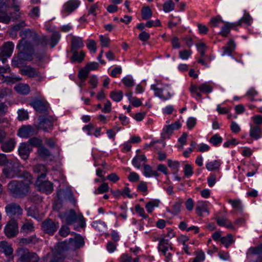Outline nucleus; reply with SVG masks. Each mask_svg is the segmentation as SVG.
Returning a JSON list of instances; mask_svg holds the SVG:
<instances>
[{
    "instance_id": "1",
    "label": "nucleus",
    "mask_w": 262,
    "mask_h": 262,
    "mask_svg": "<svg viewBox=\"0 0 262 262\" xmlns=\"http://www.w3.org/2000/svg\"><path fill=\"white\" fill-rule=\"evenodd\" d=\"M7 189L13 198H23L27 195L29 185L23 181L12 180L8 183Z\"/></svg>"
},
{
    "instance_id": "2",
    "label": "nucleus",
    "mask_w": 262,
    "mask_h": 262,
    "mask_svg": "<svg viewBox=\"0 0 262 262\" xmlns=\"http://www.w3.org/2000/svg\"><path fill=\"white\" fill-rule=\"evenodd\" d=\"M17 253L20 262H38L39 259L36 253L30 252L27 248L18 249Z\"/></svg>"
},
{
    "instance_id": "3",
    "label": "nucleus",
    "mask_w": 262,
    "mask_h": 262,
    "mask_svg": "<svg viewBox=\"0 0 262 262\" xmlns=\"http://www.w3.org/2000/svg\"><path fill=\"white\" fill-rule=\"evenodd\" d=\"M65 220L67 224L72 225L79 221L81 227H84L85 225V219L81 213L77 214L75 211L71 209L65 212Z\"/></svg>"
},
{
    "instance_id": "4",
    "label": "nucleus",
    "mask_w": 262,
    "mask_h": 262,
    "mask_svg": "<svg viewBox=\"0 0 262 262\" xmlns=\"http://www.w3.org/2000/svg\"><path fill=\"white\" fill-rule=\"evenodd\" d=\"M3 172L8 178H12L19 175L20 172L19 164L17 162L10 163L4 168Z\"/></svg>"
},
{
    "instance_id": "5",
    "label": "nucleus",
    "mask_w": 262,
    "mask_h": 262,
    "mask_svg": "<svg viewBox=\"0 0 262 262\" xmlns=\"http://www.w3.org/2000/svg\"><path fill=\"white\" fill-rule=\"evenodd\" d=\"M13 48L14 45L12 42L8 41L3 45L0 52V60L3 63L6 62L8 57L11 56Z\"/></svg>"
},
{
    "instance_id": "6",
    "label": "nucleus",
    "mask_w": 262,
    "mask_h": 262,
    "mask_svg": "<svg viewBox=\"0 0 262 262\" xmlns=\"http://www.w3.org/2000/svg\"><path fill=\"white\" fill-rule=\"evenodd\" d=\"M38 129L37 125H25L21 126L18 130V135L23 138H28L30 136L37 135Z\"/></svg>"
},
{
    "instance_id": "7",
    "label": "nucleus",
    "mask_w": 262,
    "mask_h": 262,
    "mask_svg": "<svg viewBox=\"0 0 262 262\" xmlns=\"http://www.w3.org/2000/svg\"><path fill=\"white\" fill-rule=\"evenodd\" d=\"M58 223L54 222L52 220L48 219L42 223V229L44 232L53 235L58 228Z\"/></svg>"
},
{
    "instance_id": "8",
    "label": "nucleus",
    "mask_w": 262,
    "mask_h": 262,
    "mask_svg": "<svg viewBox=\"0 0 262 262\" xmlns=\"http://www.w3.org/2000/svg\"><path fill=\"white\" fill-rule=\"evenodd\" d=\"M7 214L11 217L18 216L22 214L23 209L20 205L15 203H11L5 207Z\"/></svg>"
},
{
    "instance_id": "9",
    "label": "nucleus",
    "mask_w": 262,
    "mask_h": 262,
    "mask_svg": "<svg viewBox=\"0 0 262 262\" xmlns=\"http://www.w3.org/2000/svg\"><path fill=\"white\" fill-rule=\"evenodd\" d=\"M35 185L40 191L45 193H51L53 190V183L49 181H42L39 178H37Z\"/></svg>"
},
{
    "instance_id": "10",
    "label": "nucleus",
    "mask_w": 262,
    "mask_h": 262,
    "mask_svg": "<svg viewBox=\"0 0 262 262\" xmlns=\"http://www.w3.org/2000/svg\"><path fill=\"white\" fill-rule=\"evenodd\" d=\"M39 123L37 125L38 129H42L47 132L48 129H51L53 128V118L51 116L47 118L44 116H40L38 117Z\"/></svg>"
},
{
    "instance_id": "11",
    "label": "nucleus",
    "mask_w": 262,
    "mask_h": 262,
    "mask_svg": "<svg viewBox=\"0 0 262 262\" xmlns=\"http://www.w3.org/2000/svg\"><path fill=\"white\" fill-rule=\"evenodd\" d=\"M18 232L16 221L14 219H12L7 224L5 229V233L8 237L11 238L15 236Z\"/></svg>"
},
{
    "instance_id": "12",
    "label": "nucleus",
    "mask_w": 262,
    "mask_h": 262,
    "mask_svg": "<svg viewBox=\"0 0 262 262\" xmlns=\"http://www.w3.org/2000/svg\"><path fill=\"white\" fill-rule=\"evenodd\" d=\"M57 198L61 200H68L75 205L76 201L73 197L72 192L70 189H61L57 193Z\"/></svg>"
},
{
    "instance_id": "13",
    "label": "nucleus",
    "mask_w": 262,
    "mask_h": 262,
    "mask_svg": "<svg viewBox=\"0 0 262 262\" xmlns=\"http://www.w3.org/2000/svg\"><path fill=\"white\" fill-rule=\"evenodd\" d=\"M32 149L29 147L27 143H20L18 148V153L21 158L24 160H26L29 156L30 152Z\"/></svg>"
},
{
    "instance_id": "14",
    "label": "nucleus",
    "mask_w": 262,
    "mask_h": 262,
    "mask_svg": "<svg viewBox=\"0 0 262 262\" xmlns=\"http://www.w3.org/2000/svg\"><path fill=\"white\" fill-rule=\"evenodd\" d=\"M20 73L30 78H34L38 76L39 71L30 66H26L20 70Z\"/></svg>"
},
{
    "instance_id": "15",
    "label": "nucleus",
    "mask_w": 262,
    "mask_h": 262,
    "mask_svg": "<svg viewBox=\"0 0 262 262\" xmlns=\"http://www.w3.org/2000/svg\"><path fill=\"white\" fill-rule=\"evenodd\" d=\"M33 170L34 172L37 174V178H45L47 175V169L43 164H39L34 165L33 167Z\"/></svg>"
},
{
    "instance_id": "16",
    "label": "nucleus",
    "mask_w": 262,
    "mask_h": 262,
    "mask_svg": "<svg viewBox=\"0 0 262 262\" xmlns=\"http://www.w3.org/2000/svg\"><path fill=\"white\" fill-rule=\"evenodd\" d=\"M19 35L22 38V40H25L26 38H30L34 41L38 40L37 33L29 29L21 31Z\"/></svg>"
},
{
    "instance_id": "17",
    "label": "nucleus",
    "mask_w": 262,
    "mask_h": 262,
    "mask_svg": "<svg viewBox=\"0 0 262 262\" xmlns=\"http://www.w3.org/2000/svg\"><path fill=\"white\" fill-rule=\"evenodd\" d=\"M83 40L81 38L77 36H72L71 38V46L70 52L78 51L83 47Z\"/></svg>"
},
{
    "instance_id": "18",
    "label": "nucleus",
    "mask_w": 262,
    "mask_h": 262,
    "mask_svg": "<svg viewBox=\"0 0 262 262\" xmlns=\"http://www.w3.org/2000/svg\"><path fill=\"white\" fill-rule=\"evenodd\" d=\"M31 105L37 112L40 113L46 114L48 109L45 103L40 100H35L32 101Z\"/></svg>"
},
{
    "instance_id": "19",
    "label": "nucleus",
    "mask_w": 262,
    "mask_h": 262,
    "mask_svg": "<svg viewBox=\"0 0 262 262\" xmlns=\"http://www.w3.org/2000/svg\"><path fill=\"white\" fill-rule=\"evenodd\" d=\"M80 5L78 0H70L64 5V11L71 13L74 11Z\"/></svg>"
},
{
    "instance_id": "20",
    "label": "nucleus",
    "mask_w": 262,
    "mask_h": 262,
    "mask_svg": "<svg viewBox=\"0 0 262 262\" xmlns=\"http://www.w3.org/2000/svg\"><path fill=\"white\" fill-rule=\"evenodd\" d=\"M17 48L19 50H24L27 52H29L33 54V50L32 45L30 42L25 40H21L19 41Z\"/></svg>"
},
{
    "instance_id": "21",
    "label": "nucleus",
    "mask_w": 262,
    "mask_h": 262,
    "mask_svg": "<svg viewBox=\"0 0 262 262\" xmlns=\"http://www.w3.org/2000/svg\"><path fill=\"white\" fill-rule=\"evenodd\" d=\"M84 244V239L82 236H76L75 239L71 238L69 241V245L73 246L75 249H78L83 246Z\"/></svg>"
},
{
    "instance_id": "22",
    "label": "nucleus",
    "mask_w": 262,
    "mask_h": 262,
    "mask_svg": "<svg viewBox=\"0 0 262 262\" xmlns=\"http://www.w3.org/2000/svg\"><path fill=\"white\" fill-rule=\"evenodd\" d=\"M15 144V142L14 140L10 139L8 141L2 144L1 148L5 152H9L13 149Z\"/></svg>"
},
{
    "instance_id": "23",
    "label": "nucleus",
    "mask_w": 262,
    "mask_h": 262,
    "mask_svg": "<svg viewBox=\"0 0 262 262\" xmlns=\"http://www.w3.org/2000/svg\"><path fill=\"white\" fill-rule=\"evenodd\" d=\"M0 251L8 256L11 255L13 253L11 246L5 241L0 242Z\"/></svg>"
},
{
    "instance_id": "24",
    "label": "nucleus",
    "mask_w": 262,
    "mask_h": 262,
    "mask_svg": "<svg viewBox=\"0 0 262 262\" xmlns=\"http://www.w3.org/2000/svg\"><path fill=\"white\" fill-rule=\"evenodd\" d=\"M73 54L71 57V61L72 62L77 61L79 63H81L84 59L85 57V53L83 51H81L78 52L77 51L74 52H71Z\"/></svg>"
},
{
    "instance_id": "25",
    "label": "nucleus",
    "mask_w": 262,
    "mask_h": 262,
    "mask_svg": "<svg viewBox=\"0 0 262 262\" xmlns=\"http://www.w3.org/2000/svg\"><path fill=\"white\" fill-rule=\"evenodd\" d=\"M196 210L197 214L200 216H202L203 211L209 212L207 209V205L206 203L204 201H199L198 202Z\"/></svg>"
},
{
    "instance_id": "26",
    "label": "nucleus",
    "mask_w": 262,
    "mask_h": 262,
    "mask_svg": "<svg viewBox=\"0 0 262 262\" xmlns=\"http://www.w3.org/2000/svg\"><path fill=\"white\" fill-rule=\"evenodd\" d=\"M25 61L17 54L12 60V66L14 68H20L24 66Z\"/></svg>"
},
{
    "instance_id": "27",
    "label": "nucleus",
    "mask_w": 262,
    "mask_h": 262,
    "mask_svg": "<svg viewBox=\"0 0 262 262\" xmlns=\"http://www.w3.org/2000/svg\"><path fill=\"white\" fill-rule=\"evenodd\" d=\"M37 154L39 157L44 160L48 159L51 156L50 151L43 146L38 149Z\"/></svg>"
},
{
    "instance_id": "28",
    "label": "nucleus",
    "mask_w": 262,
    "mask_h": 262,
    "mask_svg": "<svg viewBox=\"0 0 262 262\" xmlns=\"http://www.w3.org/2000/svg\"><path fill=\"white\" fill-rule=\"evenodd\" d=\"M169 247L168 241L163 238L160 241L158 249L159 251L162 252L164 255H166V252L168 251Z\"/></svg>"
},
{
    "instance_id": "29",
    "label": "nucleus",
    "mask_w": 262,
    "mask_h": 262,
    "mask_svg": "<svg viewBox=\"0 0 262 262\" xmlns=\"http://www.w3.org/2000/svg\"><path fill=\"white\" fill-rule=\"evenodd\" d=\"M15 90L19 93L27 95L30 92L29 86L27 84H19L15 87Z\"/></svg>"
},
{
    "instance_id": "30",
    "label": "nucleus",
    "mask_w": 262,
    "mask_h": 262,
    "mask_svg": "<svg viewBox=\"0 0 262 262\" xmlns=\"http://www.w3.org/2000/svg\"><path fill=\"white\" fill-rule=\"evenodd\" d=\"M261 130L259 127L257 126H255L254 127H251L250 132V136L255 139H258L259 138L261 137Z\"/></svg>"
},
{
    "instance_id": "31",
    "label": "nucleus",
    "mask_w": 262,
    "mask_h": 262,
    "mask_svg": "<svg viewBox=\"0 0 262 262\" xmlns=\"http://www.w3.org/2000/svg\"><path fill=\"white\" fill-rule=\"evenodd\" d=\"M29 145H31L34 147H40L42 146V141L41 139L36 138L33 137L30 138L28 142L27 143Z\"/></svg>"
},
{
    "instance_id": "32",
    "label": "nucleus",
    "mask_w": 262,
    "mask_h": 262,
    "mask_svg": "<svg viewBox=\"0 0 262 262\" xmlns=\"http://www.w3.org/2000/svg\"><path fill=\"white\" fill-rule=\"evenodd\" d=\"M152 11L148 6L144 7L141 10V15L143 19L147 20L152 16Z\"/></svg>"
},
{
    "instance_id": "33",
    "label": "nucleus",
    "mask_w": 262,
    "mask_h": 262,
    "mask_svg": "<svg viewBox=\"0 0 262 262\" xmlns=\"http://www.w3.org/2000/svg\"><path fill=\"white\" fill-rule=\"evenodd\" d=\"M146 160V158L144 155H138L133 159L132 163L135 167L139 168L141 167L140 162L141 161L145 162Z\"/></svg>"
},
{
    "instance_id": "34",
    "label": "nucleus",
    "mask_w": 262,
    "mask_h": 262,
    "mask_svg": "<svg viewBox=\"0 0 262 262\" xmlns=\"http://www.w3.org/2000/svg\"><path fill=\"white\" fill-rule=\"evenodd\" d=\"M175 4L172 0H169L164 3L163 9L165 12H168L174 10Z\"/></svg>"
},
{
    "instance_id": "35",
    "label": "nucleus",
    "mask_w": 262,
    "mask_h": 262,
    "mask_svg": "<svg viewBox=\"0 0 262 262\" xmlns=\"http://www.w3.org/2000/svg\"><path fill=\"white\" fill-rule=\"evenodd\" d=\"M234 48L235 44L234 43L233 40H230L227 44V46L224 47L223 48V49L224 50V54H228L229 55H231L232 51L234 50Z\"/></svg>"
},
{
    "instance_id": "36",
    "label": "nucleus",
    "mask_w": 262,
    "mask_h": 262,
    "mask_svg": "<svg viewBox=\"0 0 262 262\" xmlns=\"http://www.w3.org/2000/svg\"><path fill=\"white\" fill-rule=\"evenodd\" d=\"M182 203L183 201L182 200H179L174 203L172 206L171 213L172 214L176 215L180 213Z\"/></svg>"
},
{
    "instance_id": "37",
    "label": "nucleus",
    "mask_w": 262,
    "mask_h": 262,
    "mask_svg": "<svg viewBox=\"0 0 262 262\" xmlns=\"http://www.w3.org/2000/svg\"><path fill=\"white\" fill-rule=\"evenodd\" d=\"M110 97L114 101H115L116 102H119V101H121V100L122 99V98L123 97V92L121 91H113V92H111Z\"/></svg>"
},
{
    "instance_id": "38",
    "label": "nucleus",
    "mask_w": 262,
    "mask_h": 262,
    "mask_svg": "<svg viewBox=\"0 0 262 262\" xmlns=\"http://www.w3.org/2000/svg\"><path fill=\"white\" fill-rule=\"evenodd\" d=\"M221 242L222 244L224 245L226 248H228L230 245L233 242L232 235L229 234L226 236L222 237L221 238Z\"/></svg>"
},
{
    "instance_id": "39",
    "label": "nucleus",
    "mask_w": 262,
    "mask_h": 262,
    "mask_svg": "<svg viewBox=\"0 0 262 262\" xmlns=\"http://www.w3.org/2000/svg\"><path fill=\"white\" fill-rule=\"evenodd\" d=\"M221 165L220 161L215 160L213 162H210L206 164V168L209 171H213L219 169Z\"/></svg>"
},
{
    "instance_id": "40",
    "label": "nucleus",
    "mask_w": 262,
    "mask_h": 262,
    "mask_svg": "<svg viewBox=\"0 0 262 262\" xmlns=\"http://www.w3.org/2000/svg\"><path fill=\"white\" fill-rule=\"evenodd\" d=\"M159 203V201L157 200L149 201L146 204L145 208L149 213H151L154 210V208L158 206Z\"/></svg>"
},
{
    "instance_id": "41",
    "label": "nucleus",
    "mask_w": 262,
    "mask_h": 262,
    "mask_svg": "<svg viewBox=\"0 0 262 262\" xmlns=\"http://www.w3.org/2000/svg\"><path fill=\"white\" fill-rule=\"evenodd\" d=\"M10 0H0V13H6L10 7L8 2Z\"/></svg>"
},
{
    "instance_id": "42",
    "label": "nucleus",
    "mask_w": 262,
    "mask_h": 262,
    "mask_svg": "<svg viewBox=\"0 0 262 262\" xmlns=\"http://www.w3.org/2000/svg\"><path fill=\"white\" fill-rule=\"evenodd\" d=\"M18 54L25 61H31L32 59V53L27 52L24 50H20Z\"/></svg>"
},
{
    "instance_id": "43",
    "label": "nucleus",
    "mask_w": 262,
    "mask_h": 262,
    "mask_svg": "<svg viewBox=\"0 0 262 262\" xmlns=\"http://www.w3.org/2000/svg\"><path fill=\"white\" fill-rule=\"evenodd\" d=\"M234 26L233 24L226 23V25L222 27L220 34L226 37L230 31V29Z\"/></svg>"
},
{
    "instance_id": "44",
    "label": "nucleus",
    "mask_w": 262,
    "mask_h": 262,
    "mask_svg": "<svg viewBox=\"0 0 262 262\" xmlns=\"http://www.w3.org/2000/svg\"><path fill=\"white\" fill-rule=\"evenodd\" d=\"M60 38L59 33L57 32H54L51 37V42L50 43L51 48H53L58 42Z\"/></svg>"
},
{
    "instance_id": "45",
    "label": "nucleus",
    "mask_w": 262,
    "mask_h": 262,
    "mask_svg": "<svg viewBox=\"0 0 262 262\" xmlns=\"http://www.w3.org/2000/svg\"><path fill=\"white\" fill-rule=\"evenodd\" d=\"M29 200L35 204H39L42 202V199L38 194L33 193L28 198Z\"/></svg>"
},
{
    "instance_id": "46",
    "label": "nucleus",
    "mask_w": 262,
    "mask_h": 262,
    "mask_svg": "<svg viewBox=\"0 0 262 262\" xmlns=\"http://www.w3.org/2000/svg\"><path fill=\"white\" fill-rule=\"evenodd\" d=\"M86 43L87 48L93 53H95L97 50L96 42L93 39H88Z\"/></svg>"
},
{
    "instance_id": "47",
    "label": "nucleus",
    "mask_w": 262,
    "mask_h": 262,
    "mask_svg": "<svg viewBox=\"0 0 262 262\" xmlns=\"http://www.w3.org/2000/svg\"><path fill=\"white\" fill-rule=\"evenodd\" d=\"M34 226L31 223H26L23 225L21 228V232L28 233L33 230Z\"/></svg>"
},
{
    "instance_id": "48",
    "label": "nucleus",
    "mask_w": 262,
    "mask_h": 262,
    "mask_svg": "<svg viewBox=\"0 0 262 262\" xmlns=\"http://www.w3.org/2000/svg\"><path fill=\"white\" fill-rule=\"evenodd\" d=\"M210 143L216 146L222 142V138L219 136L217 134L213 135L209 140Z\"/></svg>"
},
{
    "instance_id": "49",
    "label": "nucleus",
    "mask_w": 262,
    "mask_h": 262,
    "mask_svg": "<svg viewBox=\"0 0 262 262\" xmlns=\"http://www.w3.org/2000/svg\"><path fill=\"white\" fill-rule=\"evenodd\" d=\"M249 252L253 254H260L262 253V244L257 247H251L249 250Z\"/></svg>"
},
{
    "instance_id": "50",
    "label": "nucleus",
    "mask_w": 262,
    "mask_h": 262,
    "mask_svg": "<svg viewBox=\"0 0 262 262\" xmlns=\"http://www.w3.org/2000/svg\"><path fill=\"white\" fill-rule=\"evenodd\" d=\"M100 44L102 47H108L109 46L111 40L109 38L104 37L103 35H100Z\"/></svg>"
},
{
    "instance_id": "51",
    "label": "nucleus",
    "mask_w": 262,
    "mask_h": 262,
    "mask_svg": "<svg viewBox=\"0 0 262 262\" xmlns=\"http://www.w3.org/2000/svg\"><path fill=\"white\" fill-rule=\"evenodd\" d=\"M251 19L252 18L248 13L245 14L244 16L238 22L237 25H241L242 23L250 24Z\"/></svg>"
},
{
    "instance_id": "52",
    "label": "nucleus",
    "mask_w": 262,
    "mask_h": 262,
    "mask_svg": "<svg viewBox=\"0 0 262 262\" xmlns=\"http://www.w3.org/2000/svg\"><path fill=\"white\" fill-rule=\"evenodd\" d=\"M28 118V113L27 111L20 110L18 111V119L19 120H24Z\"/></svg>"
},
{
    "instance_id": "53",
    "label": "nucleus",
    "mask_w": 262,
    "mask_h": 262,
    "mask_svg": "<svg viewBox=\"0 0 262 262\" xmlns=\"http://www.w3.org/2000/svg\"><path fill=\"white\" fill-rule=\"evenodd\" d=\"M70 233L69 228L66 225L62 226L61 228L59 230V234L63 237L67 236Z\"/></svg>"
},
{
    "instance_id": "54",
    "label": "nucleus",
    "mask_w": 262,
    "mask_h": 262,
    "mask_svg": "<svg viewBox=\"0 0 262 262\" xmlns=\"http://www.w3.org/2000/svg\"><path fill=\"white\" fill-rule=\"evenodd\" d=\"M89 73V72L85 67L84 69L80 70L78 77L81 80H85L88 76Z\"/></svg>"
},
{
    "instance_id": "55",
    "label": "nucleus",
    "mask_w": 262,
    "mask_h": 262,
    "mask_svg": "<svg viewBox=\"0 0 262 262\" xmlns=\"http://www.w3.org/2000/svg\"><path fill=\"white\" fill-rule=\"evenodd\" d=\"M199 89L202 92L208 93L212 91V88L206 83H203L200 86Z\"/></svg>"
},
{
    "instance_id": "56",
    "label": "nucleus",
    "mask_w": 262,
    "mask_h": 262,
    "mask_svg": "<svg viewBox=\"0 0 262 262\" xmlns=\"http://www.w3.org/2000/svg\"><path fill=\"white\" fill-rule=\"evenodd\" d=\"M12 93L11 89L8 88H3L0 89V98H3L8 95H10Z\"/></svg>"
},
{
    "instance_id": "57",
    "label": "nucleus",
    "mask_w": 262,
    "mask_h": 262,
    "mask_svg": "<svg viewBox=\"0 0 262 262\" xmlns=\"http://www.w3.org/2000/svg\"><path fill=\"white\" fill-rule=\"evenodd\" d=\"M184 172L186 177L192 176L193 171L191 166L189 164H186L184 167Z\"/></svg>"
},
{
    "instance_id": "58",
    "label": "nucleus",
    "mask_w": 262,
    "mask_h": 262,
    "mask_svg": "<svg viewBox=\"0 0 262 262\" xmlns=\"http://www.w3.org/2000/svg\"><path fill=\"white\" fill-rule=\"evenodd\" d=\"M108 189L109 187L106 183H103L97 188V190L100 193L106 192L108 191Z\"/></svg>"
},
{
    "instance_id": "59",
    "label": "nucleus",
    "mask_w": 262,
    "mask_h": 262,
    "mask_svg": "<svg viewBox=\"0 0 262 262\" xmlns=\"http://www.w3.org/2000/svg\"><path fill=\"white\" fill-rule=\"evenodd\" d=\"M89 72L91 70H97L98 68V63L97 62H93L88 63L85 67Z\"/></svg>"
},
{
    "instance_id": "60",
    "label": "nucleus",
    "mask_w": 262,
    "mask_h": 262,
    "mask_svg": "<svg viewBox=\"0 0 262 262\" xmlns=\"http://www.w3.org/2000/svg\"><path fill=\"white\" fill-rule=\"evenodd\" d=\"M135 210L138 212L140 215L142 217L145 219L147 217V215L145 214L144 210L143 208H141L140 205L138 204L135 206Z\"/></svg>"
},
{
    "instance_id": "61",
    "label": "nucleus",
    "mask_w": 262,
    "mask_h": 262,
    "mask_svg": "<svg viewBox=\"0 0 262 262\" xmlns=\"http://www.w3.org/2000/svg\"><path fill=\"white\" fill-rule=\"evenodd\" d=\"M144 174L146 177H149L152 176V168L149 165L144 164Z\"/></svg>"
},
{
    "instance_id": "62",
    "label": "nucleus",
    "mask_w": 262,
    "mask_h": 262,
    "mask_svg": "<svg viewBox=\"0 0 262 262\" xmlns=\"http://www.w3.org/2000/svg\"><path fill=\"white\" fill-rule=\"evenodd\" d=\"M26 26V24L25 20H21L19 23L16 24L11 27L16 30L17 32L21 28H23Z\"/></svg>"
},
{
    "instance_id": "63",
    "label": "nucleus",
    "mask_w": 262,
    "mask_h": 262,
    "mask_svg": "<svg viewBox=\"0 0 262 262\" xmlns=\"http://www.w3.org/2000/svg\"><path fill=\"white\" fill-rule=\"evenodd\" d=\"M62 200L57 198L54 204L53 209L58 211L62 207Z\"/></svg>"
},
{
    "instance_id": "64",
    "label": "nucleus",
    "mask_w": 262,
    "mask_h": 262,
    "mask_svg": "<svg viewBox=\"0 0 262 262\" xmlns=\"http://www.w3.org/2000/svg\"><path fill=\"white\" fill-rule=\"evenodd\" d=\"M128 179L131 182H136L139 181V177L137 173L132 172L128 175Z\"/></svg>"
}]
</instances>
